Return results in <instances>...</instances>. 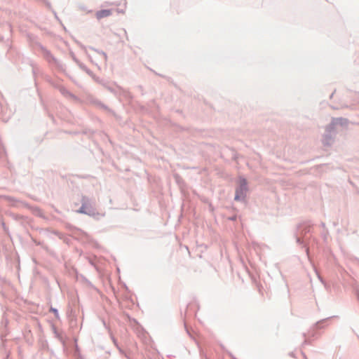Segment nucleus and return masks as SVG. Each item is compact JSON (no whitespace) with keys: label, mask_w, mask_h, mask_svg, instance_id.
Wrapping results in <instances>:
<instances>
[{"label":"nucleus","mask_w":359,"mask_h":359,"mask_svg":"<svg viewBox=\"0 0 359 359\" xmlns=\"http://www.w3.org/2000/svg\"><path fill=\"white\" fill-rule=\"evenodd\" d=\"M83 207H82V208H81V210H79V212H84V211H83Z\"/></svg>","instance_id":"7ed1b4c3"},{"label":"nucleus","mask_w":359,"mask_h":359,"mask_svg":"<svg viewBox=\"0 0 359 359\" xmlns=\"http://www.w3.org/2000/svg\"><path fill=\"white\" fill-rule=\"evenodd\" d=\"M53 311H54V313L57 312V311L55 309H53Z\"/></svg>","instance_id":"20e7f679"},{"label":"nucleus","mask_w":359,"mask_h":359,"mask_svg":"<svg viewBox=\"0 0 359 359\" xmlns=\"http://www.w3.org/2000/svg\"><path fill=\"white\" fill-rule=\"evenodd\" d=\"M111 14V11L109 9L101 10L95 13L97 19L100 20L104 18H107Z\"/></svg>","instance_id":"f03ea898"},{"label":"nucleus","mask_w":359,"mask_h":359,"mask_svg":"<svg viewBox=\"0 0 359 359\" xmlns=\"http://www.w3.org/2000/svg\"><path fill=\"white\" fill-rule=\"evenodd\" d=\"M247 190V182L244 179L240 180V186L236 191L235 200H240L243 197L244 193Z\"/></svg>","instance_id":"f257e3e1"}]
</instances>
